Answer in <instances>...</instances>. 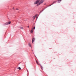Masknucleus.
<instances>
[{"label":"nucleus","mask_w":76,"mask_h":76,"mask_svg":"<svg viewBox=\"0 0 76 76\" xmlns=\"http://www.w3.org/2000/svg\"><path fill=\"white\" fill-rule=\"evenodd\" d=\"M17 69H19V70H21V68H20V67H18V68H17Z\"/></svg>","instance_id":"nucleus-5"},{"label":"nucleus","mask_w":76,"mask_h":76,"mask_svg":"<svg viewBox=\"0 0 76 76\" xmlns=\"http://www.w3.org/2000/svg\"><path fill=\"white\" fill-rule=\"evenodd\" d=\"M34 41H35V38H33L32 41V42L33 43L34 42Z\"/></svg>","instance_id":"nucleus-3"},{"label":"nucleus","mask_w":76,"mask_h":76,"mask_svg":"<svg viewBox=\"0 0 76 76\" xmlns=\"http://www.w3.org/2000/svg\"><path fill=\"white\" fill-rule=\"evenodd\" d=\"M11 23V21H9L7 23H5L4 24V25H9Z\"/></svg>","instance_id":"nucleus-2"},{"label":"nucleus","mask_w":76,"mask_h":76,"mask_svg":"<svg viewBox=\"0 0 76 76\" xmlns=\"http://www.w3.org/2000/svg\"><path fill=\"white\" fill-rule=\"evenodd\" d=\"M35 18H36L35 16L34 17V19H35Z\"/></svg>","instance_id":"nucleus-10"},{"label":"nucleus","mask_w":76,"mask_h":76,"mask_svg":"<svg viewBox=\"0 0 76 76\" xmlns=\"http://www.w3.org/2000/svg\"><path fill=\"white\" fill-rule=\"evenodd\" d=\"M53 3H54V2Z\"/></svg>","instance_id":"nucleus-16"},{"label":"nucleus","mask_w":76,"mask_h":76,"mask_svg":"<svg viewBox=\"0 0 76 76\" xmlns=\"http://www.w3.org/2000/svg\"><path fill=\"white\" fill-rule=\"evenodd\" d=\"M20 29H23V27H20Z\"/></svg>","instance_id":"nucleus-8"},{"label":"nucleus","mask_w":76,"mask_h":76,"mask_svg":"<svg viewBox=\"0 0 76 76\" xmlns=\"http://www.w3.org/2000/svg\"><path fill=\"white\" fill-rule=\"evenodd\" d=\"M16 10H19V9H18V8H16Z\"/></svg>","instance_id":"nucleus-12"},{"label":"nucleus","mask_w":76,"mask_h":76,"mask_svg":"<svg viewBox=\"0 0 76 76\" xmlns=\"http://www.w3.org/2000/svg\"><path fill=\"white\" fill-rule=\"evenodd\" d=\"M51 5H52V4H51V5L49 6H51Z\"/></svg>","instance_id":"nucleus-13"},{"label":"nucleus","mask_w":76,"mask_h":76,"mask_svg":"<svg viewBox=\"0 0 76 76\" xmlns=\"http://www.w3.org/2000/svg\"><path fill=\"white\" fill-rule=\"evenodd\" d=\"M36 62L37 63V64H39L38 63V62L37 61V60H36Z\"/></svg>","instance_id":"nucleus-7"},{"label":"nucleus","mask_w":76,"mask_h":76,"mask_svg":"<svg viewBox=\"0 0 76 76\" xmlns=\"http://www.w3.org/2000/svg\"><path fill=\"white\" fill-rule=\"evenodd\" d=\"M28 28H29V26H28Z\"/></svg>","instance_id":"nucleus-14"},{"label":"nucleus","mask_w":76,"mask_h":76,"mask_svg":"<svg viewBox=\"0 0 76 76\" xmlns=\"http://www.w3.org/2000/svg\"><path fill=\"white\" fill-rule=\"evenodd\" d=\"M44 1V0H41L40 1L39 0H37L34 2V4H37V6H38L40 5V4H42Z\"/></svg>","instance_id":"nucleus-1"},{"label":"nucleus","mask_w":76,"mask_h":76,"mask_svg":"<svg viewBox=\"0 0 76 76\" xmlns=\"http://www.w3.org/2000/svg\"><path fill=\"white\" fill-rule=\"evenodd\" d=\"M35 29V26H34V29Z\"/></svg>","instance_id":"nucleus-9"},{"label":"nucleus","mask_w":76,"mask_h":76,"mask_svg":"<svg viewBox=\"0 0 76 76\" xmlns=\"http://www.w3.org/2000/svg\"><path fill=\"white\" fill-rule=\"evenodd\" d=\"M37 18V17H36Z\"/></svg>","instance_id":"nucleus-15"},{"label":"nucleus","mask_w":76,"mask_h":76,"mask_svg":"<svg viewBox=\"0 0 76 76\" xmlns=\"http://www.w3.org/2000/svg\"><path fill=\"white\" fill-rule=\"evenodd\" d=\"M28 45H29V47H31V44L30 43H29Z\"/></svg>","instance_id":"nucleus-4"},{"label":"nucleus","mask_w":76,"mask_h":76,"mask_svg":"<svg viewBox=\"0 0 76 76\" xmlns=\"http://www.w3.org/2000/svg\"><path fill=\"white\" fill-rule=\"evenodd\" d=\"M33 28H32V29L31 31V33H32V32H33Z\"/></svg>","instance_id":"nucleus-6"},{"label":"nucleus","mask_w":76,"mask_h":76,"mask_svg":"<svg viewBox=\"0 0 76 76\" xmlns=\"http://www.w3.org/2000/svg\"><path fill=\"white\" fill-rule=\"evenodd\" d=\"M59 1H61V0H58Z\"/></svg>","instance_id":"nucleus-11"}]
</instances>
